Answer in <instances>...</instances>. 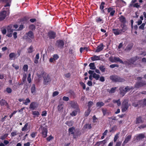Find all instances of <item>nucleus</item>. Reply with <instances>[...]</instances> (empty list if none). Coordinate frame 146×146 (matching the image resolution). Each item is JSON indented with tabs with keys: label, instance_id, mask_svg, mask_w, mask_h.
I'll return each instance as SVG.
<instances>
[{
	"label": "nucleus",
	"instance_id": "nucleus-29",
	"mask_svg": "<svg viewBox=\"0 0 146 146\" xmlns=\"http://www.w3.org/2000/svg\"><path fill=\"white\" fill-rule=\"evenodd\" d=\"M39 58V54L38 53L36 55L35 59L34 60V62L36 64H37L38 63V60Z\"/></svg>",
	"mask_w": 146,
	"mask_h": 146
},
{
	"label": "nucleus",
	"instance_id": "nucleus-37",
	"mask_svg": "<svg viewBox=\"0 0 146 146\" xmlns=\"http://www.w3.org/2000/svg\"><path fill=\"white\" fill-rule=\"evenodd\" d=\"M93 77L96 80H99L100 78V75L98 74H97L95 73H94L92 75Z\"/></svg>",
	"mask_w": 146,
	"mask_h": 146
},
{
	"label": "nucleus",
	"instance_id": "nucleus-64",
	"mask_svg": "<svg viewBox=\"0 0 146 146\" xmlns=\"http://www.w3.org/2000/svg\"><path fill=\"white\" fill-rule=\"evenodd\" d=\"M62 99L64 101H68L69 100V98L68 97L64 96L62 98Z\"/></svg>",
	"mask_w": 146,
	"mask_h": 146
},
{
	"label": "nucleus",
	"instance_id": "nucleus-60",
	"mask_svg": "<svg viewBox=\"0 0 146 146\" xmlns=\"http://www.w3.org/2000/svg\"><path fill=\"white\" fill-rule=\"evenodd\" d=\"M27 80L29 83L31 82V75L30 74H29L27 78Z\"/></svg>",
	"mask_w": 146,
	"mask_h": 146
},
{
	"label": "nucleus",
	"instance_id": "nucleus-9",
	"mask_svg": "<svg viewBox=\"0 0 146 146\" xmlns=\"http://www.w3.org/2000/svg\"><path fill=\"white\" fill-rule=\"evenodd\" d=\"M70 104L71 107L75 109H78V111H79L80 109L79 105L77 102L74 101L71 102Z\"/></svg>",
	"mask_w": 146,
	"mask_h": 146
},
{
	"label": "nucleus",
	"instance_id": "nucleus-22",
	"mask_svg": "<svg viewBox=\"0 0 146 146\" xmlns=\"http://www.w3.org/2000/svg\"><path fill=\"white\" fill-rule=\"evenodd\" d=\"M119 90L120 94L122 96H124L126 93L125 90V88L124 89L123 87H120L119 88Z\"/></svg>",
	"mask_w": 146,
	"mask_h": 146
},
{
	"label": "nucleus",
	"instance_id": "nucleus-59",
	"mask_svg": "<svg viewBox=\"0 0 146 146\" xmlns=\"http://www.w3.org/2000/svg\"><path fill=\"white\" fill-rule=\"evenodd\" d=\"M115 10V9L112 7H110L108 9V13H110L112 11Z\"/></svg>",
	"mask_w": 146,
	"mask_h": 146
},
{
	"label": "nucleus",
	"instance_id": "nucleus-41",
	"mask_svg": "<svg viewBox=\"0 0 146 146\" xmlns=\"http://www.w3.org/2000/svg\"><path fill=\"white\" fill-rule=\"evenodd\" d=\"M84 127L85 129H91L92 128L91 124L87 123L84 125Z\"/></svg>",
	"mask_w": 146,
	"mask_h": 146
},
{
	"label": "nucleus",
	"instance_id": "nucleus-24",
	"mask_svg": "<svg viewBox=\"0 0 146 146\" xmlns=\"http://www.w3.org/2000/svg\"><path fill=\"white\" fill-rule=\"evenodd\" d=\"M26 35L31 39L34 38V35L33 32L31 31H29L28 33H26Z\"/></svg>",
	"mask_w": 146,
	"mask_h": 146
},
{
	"label": "nucleus",
	"instance_id": "nucleus-35",
	"mask_svg": "<svg viewBox=\"0 0 146 146\" xmlns=\"http://www.w3.org/2000/svg\"><path fill=\"white\" fill-rule=\"evenodd\" d=\"M143 122L141 117L139 116L136 118V122L137 124L139 123H141Z\"/></svg>",
	"mask_w": 146,
	"mask_h": 146
},
{
	"label": "nucleus",
	"instance_id": "nucleus-36",
	"mask_svg": "<svg viewBox=\"0 0 146 146\" xmlns=\"http://www.w3.org/2000/svg\"><path fill=\"white\" fill-rule=\"evenodd\" d=\"M27 50L29 53H32L34 50L33 47L32 45L31 46L27 49Z\"/></svg>",
	"mask_w": 146,
	"mask_h": 146
},
{
	"label": "nucleus",
	"instance_id": "nucleus-61",
	"mask_svg": "<svg viewBox=\"0 0 146 146\" xmlns=\"http://www.w3.org/2000/svg\"><path fill=\"white\" fill-rule=\"evenodd\" d=\"M6 90L7 92L8 93V94L11 93L12 92V90L10 88H7L6 89Z\"/></svg>",
	"mask_w": 146,
	"mask_h": 146
},
{
	"label": "nucleus",
	"instance_id": "nucleus-33",
	"mask_svg": "<svg viewBox=\"0 0 146 146\" xmlns=\"http://www.w3.org/2000/svg\"><path fill=\"white\" fill-rule=\"evenodd\" d=\"M96 21L97 23H103L104 22L103 20L100 17H98L96 18Z\"/></svg>",
	"mask_w": 146,
	"mask_h": 146
},
{
	"label": "nucleus",
	"instance_id": "nucleus-45",
	"mask_svg": "<svg viewBox=\"0 0 146 146\" xmlns=\"http://www.w3.org/2000/svg\"><path fill=\"white\" fill-rule=\"evenodd\" d=\"M69 93L70 94L71 96L73 97L74 98L76 97V95L74 92L72 90L69 91Z\"/></svg>",
	"mask_w": 146,
	"mask_h": 146
},
{
	"label": "nucleus",
	"instance_id": "nucleus-30",
	"mask_svg": "<svg viewBox=\"0 0 146 146\" xmlns=\"http://www.w3.org/2000/svg\"><path fill=\"white\" fill-rule=\"evenodd\" d=\"M32 114L34 115L33 117H38L40 115V113L38 111H32Z\"/></svg>",
	"mask_w": 146,
	"mask_h": 146
},
{
	"label": "nucleus",
	"instance_id": "nucleus-32",
	"mask_svg": "<svg viewBox=\"0 0 146 146\" xmlns=\"http://www.w3.org/2000/svg\"><path fill=\"white\" fill-rule=\"evenodd\" d=\"M63 108V104H59L58 106L57 109L58 111H62Z\"/></svg>",
	"mask_w": 146,
	"mask_h": 146
},
{
	"label": "nucleus",
	"instance_id": "nucleus-1",
	"mask_svg": "<svg viewBox=\"0 0 146 146\" xmlns=\"http://www.w3.org/2000/svg\"><path fill=\"white\" fill-rule=\"evenodd\" d=\"M110 78V79L113 82H123L125 80L123 78L115 75L111 76Z\"/></svg>",
	"mask_w": 146,
	"mask_h": 146
},
{
	"label": "nucleus",
	"instance_id": "nucleus-34",
	"mask_svg": "<svg viewBox=\"0 0 146 146\" xmlns=\"http://www.w3.org/2000/svg\"><path fill=\"white\" fill-rule=\"evenodd\" d=\"M90 67V69L91 70H95L96 68V67L95 65V63L94 62L91 63L89 65Z\"/></svg>",
	"mask_w": 146,
	"mask_h": 146
},
{
	"label": "nucleus",
	"instance_id": "nucleus-54",
	"mask_svg": "<svg viewBox=\"0 0 146 146\" xmlns=\"http://www.w3.org/2000/svg\"><path fill=\"white\" fill-rule=\"evenodd\" d=\"M145 23H143L139 27V29H141L142 30H144L145 29Z\"/></svg>",
	"mask_w": 146,
	"mask_h": 146
},
{
	"label": "nucleus",
	"instance_id": "nucleus-27",
	"mask_svg": "<svg viewBox=\"0 0 146 146\" xmlns=\"http://www.w3.org/2000/svg\"><path fill=\"white\" fill-rule=\"evenodd\" d=\"M131 138V135H129L127 136L125 140L124 141L123 144H125L128 142L130 140Z\"/></svg>",
	"mask_w": 146,
	"mask_h": 146
},
{
	"label": "nucleus",
	"instance_id": "nucleus-10",
	"mask_svg": "<svg viewBox=\"0 0 146 146\" xmlns=\"http://www.w3.org/2000/svg\"><path fill=\"white\" fill-rule=\"evenodd\" d=\"M42 132L41 134L42 135V137L43 138H45L47 136L48 130L46 127H43L41 129Z\"/></svg>",
	"mask_w": 146,
	"mask_h": 146
},
{
	"label": "nucleus",
	"instance_id": "nucleus-8",
	"mask_svg": "<svg viewBox=\"0 0 146 146\" xmlns=\"http://www.w3.org/2000/svg\"><path fill=\"white\" fill-rule=\"evenodd\" d=\"M146 85V82L145 81L142 80L139 82H137L135 85V87L136 88H139L143 86Z\"/></svg>",
	"mask_w": 146,
	"mask_h": 146
},
{
	"label": "nucleus",
	"instance_id": "nucleus-18",
	"mask_svg": "<svg viewBox=\"0 0 146 146\" xmlns=\"http://www.w3.org/2000/svg\"><path fill=\"white\" fill-rule=\"evenodd\" d=\"M114 60L115 62H119L120 63L122 64H129V63L127 61H125L124 62L121 59L119 58V57H114Z\"/></svg>",
	"mask_w": 146,
	"mask_h": 146
},
{
	"label": "nucleus",
	"instance_id": "nucleus-40",
	"mask_svg": "<svg viewBox=\"0 0 146 146\" xmlns=\"http://www.w3.org/2000/svg\"><path fill=\"white\" fill-rule=\"evenodd\" d=\"M65 123L68 126L70 127L73 125V121L72 120L70 121H67Z\"/></svg>",
	"mask_w": 146,
	"mask_h": 146
},
{
	"label": "nucleus",
	"instance_id": "nucleus-4",
	"mask_svg": "<svg viewBox=\"0 0 146 146\" xmlns=\"http://www.w3.org/2000/svg\"><path fill=\"white\" fill-rule=\"evenodd\" d=\"M43 78V84L44 85H47L50 83L51 79L49 75L47 73L45 74L42 77Z\"/></svg>",
	"mask_w": 146,
	"mask_h": 146
},
{
	"label": "nucleus",
	"instance_id": "nucleus-25",
	"mask_svg": "<svg viewBox=\"0 0 146 146\" xmlns=\"http://www.w3.org/2000/svg\"><path fill=\"white\" fill-rule=\"evenodd\" d=\"M80 109H79V111H78V109H75V110L73 111L72 113H71L70 115L72 117L74 116L77 115L78 113H80Z\"/></svg>",
	"mask_w": 146,
	"mask_h": 146
},
{
	"label": "nucleus",
	"instance_id": "nucleus-38",
	"mask_svg": "<svg viewBox=\"0 0 146 146\" xmlns=\"http://www.w3.org/2000/svg\"><path fill=\"white\" fill-rule=\"evenodd\" d=\"M96 106L97 107H101L104 105V104L102 102H99L96 103Z\"/></svg>",
	"mask_w": 146,
	"mask_h": 146
},
{
	"label": "nucleus",
	"instance_id": "nucleus-62",
	"mask_svg": "<svg viewBox=\"0 0 146 146\" xmlns=\"http://www.w3.org/2000/svg\"><path fill=\"white\" fill-rule=\"evenodd\" d=\"M107 110L106 109H104V108L102 109V111L104 116H105L106 115L107 113Z\"/></svg>",
	"mask_w": 146,
	"mask_h": 146
},
{
	"label": "nucleus",
	"instance_id": "nucleus-47",
	"mask_svg": "<svg viewBox=\"0 0 146 146\" xmlns=\"http://www.w3.org/2000/svg\"><path fill=\"white\" fill-rule=\"evenodd\" d=\"M105 4V2H102L100 6V10H103L104 7V5Z\"/></svg>",
	"mask_w": 146,
	"mask_h": 146
},
{
	"label": "nucleus",
	"instance_id": "nucleus-23",
	"mask_svg": "<svg viewBox=\"0 0 146 146\" xmlns=\"http://www.w3.org/2000/svg\"><path fill=\"white\" fill-rule=\"evenodd\" d=\"M133 43H129L126 47L125 50L127 51H130L133 48Z\"/></svg>",
	"mask_w": 146,
	"mask_h": 146
},
{
	"label": "nucleus",
	"instance_id": "nucleus-17",
	"mask_svg": "<svg viewBox=\"0 0 146 146\" xmlns=\"http://www.w3.org/2000/svg\"><path fill=\"white\" fill-rule=\"evenodd\" d=\"M139 58L138 56H136L133 57L128 60V61L130 62L131 64H133Z\"/></svg>",
	"mask_w": 146,
	"mask_h": 146
},
{
	"label": "nucleus",
	"instance_id": "nucleus-63",
	"mask_svg": "<svg viewBox=\"0 0 146 146\" xmlns=\"http://www.w3.org/2000/svg\"><path fill=\"white\" fill-rule=\"evenodd\" d=\"M17 133L16 131L12 132L11 134V137H13L15 135H17Z\"/></svg>",
	"mask_w": 146,
	"mask_h": 146
},
{
	"label": "nucleus",
	"instance_id": "nucleus-21",
	"mask_svg": "<svg viewBox=\"0 0 146 146\" xmlns=\"http://www.w3.org/2000/svg\"><path fill=\"white\" fill-rule=\"evenodd\" d=\"M96 49L95 50L96 52H99L103 50L104 48V45L103 43H101L96 48Z\"/></svg>",
	"mask_w": 146,
	"mask_h": 146
},
{
	"label": "nucleus",
	"instance_id": "nucleus-51",
	"mask_svg": "<svg viewBox=\"0 0 146 146\" xmlns=\"http://www.w3.org/2000/svg\"><path fill=\"white\" fill-rule=\"evenodd\" d=\"M30 102V100L29 98L26 99L25 101L23 102V104L26 105H28V104Z\"/></svg>",
	"mask_w": 146,
	"mask_h": 146
},
{
	"label": "nucleus",
	"instance_id": "nucleus-2",
	"mask_svg": "<svg viewBox=\"0 0 146 146\" xmlns=\"http://www.w3.org/2000/svg\"><path fill=\"white\" fill-rule=\"evenodd\" d=\"M122 29H113L112 30L113 33L115 35H118L121 34L122 33H124L127 30V29H125L124 28V25H121V26Z\"/></svg>",
	"mask_w": 146,
	"mask_h": 146
},
{
	"label": "nucleus",
	"instance_id": "nucleus-52",
	"mask_svg": "<svg viewBox=\"0 0 146 146\" xmlns=\"http://www.w3.org/2000/svg\"><path fill=\"white\" fill-rule=\"evenodd\" d=\"M54 139V137L52 135H50L46 138V139L48 141H49Z\"/></svg>",
	"mask_w": 146,
	"mask_h": 146
},
{
	"label": "nucleus",
	"instance_id": "nucleus-39",
	"mask_svg": "<svg viewBox=\"0 0 146 146\" xmlns=\"http://www.w3.org/2000/svg\"><path fill=\"white\" fill-rule=\"evenodd\" d=\"M31 92L32 94L35 92L36 91L35 85V84H33L31 87Z\"/></svg>",
	"mask_w": 146,
	"mask_h": 146
},
{
	"label": "nucleus",
	"instance_id": "nucleus-13",
	"mask_svg": "<svg viewBox=\"0 0 146 146\" xmlns=\"http://www.w3.org/2000/svg\"><path fill=\"white\" fill-rule=\"evenodd\" d=\"M135 137V139L137 141H139L145 137V135L144 134L140 133L136 135Z\"/></svg>",
	"mask_w": 146,
	"mask_h": 146
},
{
	"label": "nucleus",
	"instance_id": "nucleus-12",
	"mask_svg": "<svg viewBox=\"0 0 146 146\" xmlns=\"http://www.w3.org/2000/svg\"><path fill=\"white\" fill-rule=\"evenodd\" d=\"M7 11H3L0 13V21H2L5 19L7 16Z\"/></svg>",
	"mask_w": 146,
	"mask_h": 146
},
{
	"label": "nucleus",
	"instance_id": "nucleus-46",
	"mask_svg": "<svg viewBox=\"0 0 146 146\" xmlns=\"http://www.w3.org/2000/svg\"><path fill=\"white\" fill-rule=\"evenodd\" d=\"M28 125V123H26L25 125H24V126L23 127L21 130L22 131H24L26 130L27 129V126Z\"/></svg>",
	"mask_w": 146,
	"mask_h": 146
},
{
	"label": "nucleus",
	"instance_id": "nucleus-19",
	"mask_svg": "<svg viewBox=\"0 0 146 146\" xmlns=\"http://www.w3.org/2000/svg\"><path fill=\"white\" fill-rule=\"evenodd\" d=\"M9 59L11 60H15L17 58V54L14 52H11L9 55Z\"/></svg>",
	"mask_w": 146,
	"mask_h": 146
},
{
	"label": "nucleus",
	"instance_id": "nucleus-14",
	"mask_svg": "<svg viewBox=\"0 0 146 146\" xmlns=\"http://www.w3.org/2000/svg\"><path fill=\"white\" fill-rule=\"evenodd\" d=\"M29 19L28 17L25 16L21 19L20 21L21 24H27L29 23Z\"/></svg>",
	"mask_w": 146,
	"mask_h": 146
},
{
	"label": "nucleus",
	"instance_id": "nucleus-11",
	"mask_svg": "<svg viewBox=\"0 0 146 146\" xmlns=\"http://www.w3.org/2000/svg\"><path fill=\"white\" fill-rule=\"evenodd\" d=\"M0 106L3 107L6 106L7 108H9V104L5 100L3 99H2L0 100Z\"/></svg>",
	"mask_w": 146,
	"mask_h": 146
},
{
	"label": "nucleus",
	"instance_id": "nucleus-58",
	"mask_svg": "<svg viewBox=\"0 0 146 146\" xmlns=\"http://www.w3.org/2000/svg\"><path fill=\"white\" fill-rule=\"evenodd\" d=\"M110 67L111 68H113L116 67H119V65L116 64H113L110 65Z\"/></svg>",
	"mask_w": 146,
	"mask_h": 146
},
{
	"label": "nucleus",
	"instance_id": "nucleus-31",
	"mask_svg": "<svg viewBox=\"0 0 146 146\" xmlns=\"http://www.w3.org/2000/svg\"><path fill=\"white\" fill-rule=\"evenodd\" d=\"M116 89L117 88L116 87H114L113 88H112L110 90L108 89L107 90V91L109 93H114L115 92Z\"/></svg>",
	"mask_w": 146,
	"mask_h": 146
},
{
	"label": "nucleus",
	"instance_id": "nucleus-56",
	"mask_svg": "<svg viewBox=\"0 0 146 146\" xmlns=\"http://www.w3.org/2000/svg\"><path fill=\"white\" fill-rule=\"evenodd\" d=\"M118 135H119V134L117 133L116 134V135L114 137V139H113V141L114 142H115L116 141L117 139L118 138H119Z\"/></svg>",
	"mask_w": 146,
	"mask_h": 146
},
{
	"label": "nucleus",
	"instance_id": "nucleus-44",
	"mask_svg": "<svg viewBox=\"0 0 146 146\" xmlns=\"http://www.w3.org/2000/svg\"><path fill=\"white\" fill-rule=\"evenodd\" d=\"M91 110L90 109H88L85 112L84 115L85 117H86L88 116L89 115Z\"/></svg>",
	"mask_w": 146,
	"mask_h": 146
},
{
	"label": "nucleus",
	"instance_id": "nucleus-28",
	"mask_svg": "<svg viewBox=\"0 0 146 146\" xmlns=\"http://www.w3.org/2000/svg\"><path fill=\"white\" fill-rule=\"evenodd\" d=\"M91 58L92 61L100 60V56L96 55H94L92 56Z\"/></svg>",
	"mask_w": 146,
	"mask_h": 146
},
{
	"label": "nucleus",
	"instance_id": "nucleus-5",
	"mask_svg": "<svg viewBox=\"0 0 146 146\" xmlns=\"http://www.w3.org/2000/svg\"><path fill=\"white\" fill-rule=\"evenodd\" d=\"M119 19L120 22L123 23V24H121L120 26H121V25L123 26V25H124L125 28L127 29V26L125 24L126 23L125 18L123 15H121L119 17Z\"/></svg>",
	"mask_w": 146,
	"mask_h": 146
},
{
	"label": "nucleus",
	"instance_id": "nucleus-53",
	"mask_svg": "<svg viewBox=\"0 0 146 146\" xmlns=\"http://www.w3.org/2000/svg\"><path fill=\"white\" fill-rule=\"evenodd\" d=\"M88 48L87 47H84V48L81 47L80 48V52L81 53H82V51L84 50H86L87 51H88Z\"/></svg>",
	"mask_w": 146,
	"mask_h": 146
},
{
	"label": "nucleus",
	"instance_id": "nucleus-20",
	"mask_svg": "<svg viewBox=\"0 0 146 146\" xmlns=\"http://www.w3.org/2000/svg\"><path fill=\"white\" fill-rule=\"evenodd\" d=\"M37 107V103L35 102H33L31 103L29 108L32 110H35Z\"/></svg>",
	"mask_w": 146,
	"mask_h": 146
},
{
	"label": "nucleus",
	"instance_id": "nucleus-3",
	"mask_svg": "<svg viewBox=\"0 0 146 146\" xmlns=\"http://www.w3.org/2000/svg\"><path fill=\"white\" fill-rule=\"evenodd\" d=\"M130 106V104H128V100L126 99L124 100L122 104V112H123L126 111Z\"/></svg>",
	"mask_w": 146,
	"mask_h": 146
},
{
	"label": "nucleus",
	"instance_id": "nucleus-42",
	"mask_svg": "<svg viewBox=\"0 0 146 146\" xmlns=\"http://www.w3.org/2000/svg\"><path fill=\"white\" fill-rule=\"evenodd\" d=\"M93 104L94 103L92 102L91 101H89L88 103V109L90 110L92 106L93 105Z\"/></svg>",
	"mask_w": 146,
	"mask_h": 146
},
{
	"label": "nucleus",
	"instance_id": "nucleus-7",
	"mask_svg": "<svg viewBox=\"0 0 146 146\" xmlns=\"http://www.w3.org/2000/svg\"><path fill=\"white\" fill-rule=\"evenodd\" d=\"M47 35L50 39H54L56 36V33L52 31H50L48 33Z\"/></svg>",
	"mask_w": 146,
	"mask_h": 146
},
{
	"label": "nucleus",
	"instance_id": "nucleus-43",
	"mask_svg": "<svg viewBox=\"0 0 146 146\" xmlns=\"http://www.w3.org/2000/svg\"><path fill=\"white\" fill-rule=\"evenodd\" d=\"M99 69L102 72H104L106 69L105 66L103 65L100 66L99 67Z\"/></svg>",
	"mask_w": 146,
	"mask_h": 146
},
{
	"label": "nucleus",
	"instance_id": "nucleus-49",
	"mask_svg": "<svg viewBox=\"0 0 146 146\" xmlns=\"http://www.w3.org/2000/svg\"><path fill=\"white\" fill-rule=\"evenodd\" d=\"M132 89H133V87L132 86H127L125 88V90L126 93Z\"/></svg>",
	"mask_w": 146,
	"mask_h": 146
},
{
	"label": "nucleus",
	"instance_id": "nucleus-57",
	"mask_svg": "<svg viewBox=\"0 0 146 146\" xmlns=\"http://www.w3.org/2000/svg\"><path fill=\"white\" fill-rule=\"evenodd\" d=\"M53 57L54 58V60H55V61L56 60H57L59 58V56L58 55L56 54H54L53 55Z\"/></svg>",
	"mask_w": 146,
	"mask_h": 146
},
{
	"label": "nucleus",
	"instance_id": "nucleus-6",
	"mask_svg": "<svg viewBox=\"0 0 146 146\" xmlns=\"http://www.w3.org/2000/svg\"><path fill=\"white\" fill-rule=\"evenodd\" d=\"M64 45V42L62 40H58L56 42L55 45L58 48H62L63 47Z\"/></svg>",
	"mask_w": 146,
	"mask_h": 146
},
{
	"label": "nucleus",
	"instance_id": "nucleus-55",
	"mask_svg": "<svg viewBox=\"0 0 146 146\" xmlns=\"http://www.w3.org/2000/svg\"><path fill=\"white\" fill-rule=\"evenodd\" d=\"M7 136L8 134H5L4 135L1 136L0 138V139L3 140L5 139L7 137Z\"/></svg>",
	"mask_w": 146,
	"mask_h": 146
},
{
	"label": "nucleus",
	"instance_id": "nucleus-15",
	"mask_svg": "<svg viewBox=\"0 0 146 146\" xmlns=\"http://www.w3.org/2000/svg\"><path fill=\"white\" fill-rule=\"evenodd\" d=\"M47 73L45 72L43 70H41L38 71L36 74V75L39 78H41L42 76L43 77V76H44L45 74Z\"/></svg>",
	"mask_w": 146,
	"mask_h": 146
},
{
	"label": "nucleus",
	"instance_id": "nucleus-16",
	"mask_svg": "<svg viewBox=\"0 0 146 146\" xmlns=\"http://www.w3.org/2000/svg\"><path fill=\"white\" fill-rule=\"evenodd\" d=\"M74 130H75V128L74 127H72L69 128L68 132L69 133L73 135V138L75 139L76 138V135H74V132L73 131Z\"/></svg>",
	"mask_w": 146,
	"mask_h": 146
},
{
	"label": "nucleus",
	"instance_id": "nucleus-26",
	"mask_svg": "<svg viewBox=\"0 0 146 146\" xmlns=\"http://www.w3.org/2000/svg\"><path fill=\"white\" fill-rule=\"evenodd\" d=\"M8 33L7 35L9 37H11L12 36L13 32V30L11 29H9L7 30Z\"/></svg>",
	"mask_w": 146,
	"mask_h": 146
},
{
	"label": "nucleus",
	"instance_id": "nucleus-50",
	"mask_svg": "<svg viewBox=\"0 0 146 146\" xmlns=\"http://www.w3.org/2000/svg\"><path fill=\"white\" fill-rule=\"evenodd\" d=\"M28 67V66L27 65H24L23 66V69L25 72H27V71Z\"/></svg>",
	"mask_w": 146,
	"mask_h": 146
},
{
	"label": "nucleus",
	"instance_id": "nucleus-48",
	"mask_svg": "<svg viewBox=\"0 0 146 146\" xmlns=\"http://www.w3.org/2000/svg\"><path fill=\"white\" fill-rule=\"evenodd\" d=\"M29 28L31 30L33 31L35 30V26L34 25L32 24L29 26Z\"/></svg>",
	"mask_w": 146,
	"mask_h": 146
}]
</instances>
